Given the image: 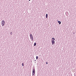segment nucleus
Wrapping results in <instances>:
<instances>
[{
	"mask_svg": "<svg viewBox=\"0 0 76 76\" xmlns=\"http://www.w3.org/2000/svg\"><path fill=\"white\" fill-rule=\"evenodd\" d=\"M29 1H31V0H29Z\"/></svg>",
	"mask_w": 76,
	"mask_h": 76,
	"instance_id": "obj_12",
	"label": "nucleus"
},
{
	"mask_svg": "<svg viewBox=\"0 0 76 76\" xmlns=\"http://www.w3.org/2000/svg\"><path fill=\"white\" fill-rule=\"evenodd\" d=\"M75 76H76V75H75Z\"/></svg>",
	"mask_w": 76,
	"mask_h": 76,
	"instance_id": "obj_13",
	"label": "nucleus"
},
{
	"mask_svg": "<svg viewBox=\"0 0 76 76\" xmlns=\"http://www.w3.org/2000/svg\"><path fill=\"white\" fill-rule=\"evenodd\" d=\"M2 26H3L4 25V24H5V22H4V20H2Z\"/></svg>",
	"mask_w": 76,
	"mask_h": 76,
	"instance_id": "obj_2",
	"label": "nucleus"
},
{
	"mask_svg": "<svg viewBox=\"0 0 76 76\" xmlns=\"http://www.w3.org/2000/svg\"><path fill=\"white\" fill-rule=\"evenodd\" d=\"M46 63L47 64H48V62H46Z\"/></svg>",
	"mask_w": 76,
	"mask_h": 76,
	"instance_id": "obj_10",
	"label": "nucleus"
},
{
	"mask_svg": "<svg viewBox=\"0 0 76 76\" xmlns=\"http://www.w3.org/2000/svg\"><path fill=\"white\" fill-rule=\"evenodd\" d=\"M38 56H36V59H37H37H38Z\"/></svg>",
	"mask_w": 76,
	"mask_h": 76,
	"instance_id": "obj_9",
	"label": "nucleus"
},
{
	"mask_svg": "<svg viewBox=\"0 0 76 76\" xmlns=\"http://www.w3.org/2000/svg\"><path fill=\"white\" fill-rule=\"evenodd\" d=\"M58 23H59V25H60V24H61V22L60 21H58Z\"/></svg>",
	"mask_w": 76,
	"mask_h": 76,
	"instance_id": "obj_6",
	"label": "nucleus"
},
{
	"mask_svg": "<svg viewBox=\"0 0 76 76\" xmlns=\"http://www.w3.org/2000/svg\"><path fill=\"white\" fill-rule=\"evenodd\" d=\"M30 38L31 39V41H33V37H32V34H30Z\"/></svg>",
	"mask_w": 76,
	"mask_h": 76,
	"instance_id": "obj_4",
	"label": "nucleus"
},
{
	"mask_svg": "<svg viewBox=\"0 0 76 76\" xmlns=\"http://www.w3.org/2000/svg\"><path fill=\"white\" fill-rule=\"evenodd\" d=\"M46 18H48V14H47L46 15Z\"/></svg>",
	"mask_w": 76,
	"mask_h": 76,
	"instance_id": "obj_5",
	"label": "nucleus"
},
{
	"mask_svg": "<svg viewBox=\"0 0 76 76\" xmlns=\"http://www.w3.org/2000/svg\"><path fill=\"white\" fill-rule=\"evenodd\" d=\"M35 69H33L32 71V75H34V74L35 73Z\"/></svg>",
	"mask_w": 76,
	"mask_h": 76,
	"instance_id": "obj_3",
	"label": "nucleus"
},
{
	"mask_svg": "<svg viewBox=\"0 0 76 76\" xmlns=\"http://www.w3.org/2000/svg\"><path fill=\"white\" fill-rule=\"evenodd\" d=\"M22 66H24V64L23 63L22 64Z\"/></svg>",
	"mask_w": 76,
	"mask_h": 76,
	"instance_id": "obj_8",
	"label": "nucleus"
},
{
	"mask_svg": "<svg viewBox=\"0 0 76 76\" xmlns=\"http://www.w3.org/2000/svg\"><path fill=\"white\" fill-rule=\"evenodd\" d=\"M52 45H54V43H55V41H54V40H55V39L54 38H52Z\"/></svg>",
	"mask_w": 76,
	"mask_h": 76,
	"instance_id": "obj_1",
	"label": "nucleus"
},
{
	"mask_svg": "<svg viewBox=\"0 0 76 76\" xmlns=\"http://www.w3.org/2000/svg\"><path fill=\"white\" fill-rule=\"evenodd\" d=\"M34 46H35L36 45H37V43H36V42L34 43Z\"/></svg>",
	"mask_w": 76,
	"mask_h": 76,
	"instance_id": "obj_7",
	"label": "nucleus"
},
{
	"mask_svg": "<svg viewBox=\"0 0 76 76\" xmlns=\"http://www.w3.org/2000/svg\"><path fill=\"white\" fill-rule=\"evenodd\" d=\"M11 34H12V32H11Z\"/></svg>",
	"mask_w": 76,
	"mask_h": 76,
	"instance_id": "obj_11",
	"label": "nucleus"
}]
</instances>
